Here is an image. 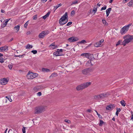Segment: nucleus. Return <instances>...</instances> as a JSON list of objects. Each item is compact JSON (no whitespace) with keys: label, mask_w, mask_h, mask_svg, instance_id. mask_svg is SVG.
Here are the masks:
<instances>
[{"label":"nucleus","mask_w":133,"mask_h":133,"mask_svg":"<svg viewBox=\"0 0 133 133\" xmlns=\"http://www.w3.org/2000/svg\"><path fill=\"white\" fill-rule=\"evenodd\" d=\"M87 42L85 40H82L79 42V43H86Z\"/></svg>","instance_id":"obj_41"},{"label":"nucleus","mask_w":133,"mask_h":133,"mask_svg":"<svg viewBox=\"0 0 133 133\" xmlns=\"http://www.w3.org/2000/svg\"><path fill=\"white\" fill-rule=\"evenodd\" d=\"M75 14V11H74L73 10L71 11V15H74Z\"/></svg>","instance_id":"obj_48"},{"label":"nucleus","mask_w":133,"mask_h":133,"mask_svg":"<svg viewBox=\"0 0 133 133\" xmlns=\"http://www.w3.org/2000/svg\"><path fill=\"white\" fill-rule=\"evenodd\" d=\"M123 38L124 40L122 42V44L125 46L126 44L132 41L133 40V36L128 35L124 36Z\"/></svg>","instance_id":"obj_1"},{"label":"nucleus","mask_w":133,"mask_h":133,"mask_svg":"<svg viewBox=\"0 0 133 133\" xmlns=\"http://www.w3.org/2000/svg\"><path fill=\"white\" fill-rule=\"evenodd\" d=\"M121 104L122 105L123 107H125V101L123 100H122L120 102Z\"/></svg>","instance_id":"obj_28"},{"label":"nucleus","mask_w":133,"mask_h":133,"mask_svg":"<svg viewBox=\"0 0 133 133\" xmlns=\"http://www.w3.org/2000/svg\"><path fill=\"white\" fill-rule=\"evenodd\" d=\"M19 28L20 25H16L14 27V29H16V32H17L18 31L19 29Z\"/></svg>","instance_id":"obj_23"},{"label":"nucleus","mask_w":133,"mask_h":133,"mask_svg":"<svg viewBox=\"0 0 133 133\" xmlns=\"http://www.w3.org/2000/svg\"><path fill=\"white\" fill-rule=\"evenodd\" d=\"M121 109L120 108H117L116 114L117 116H118L119 112L121 111Z\"/></svg>","instance_id":"obj_27"},{"label":"nucleus","mask_w":133,"mask_h":133,"mask_svg":"<svg viewBox=\"0 0 133 133\" xmlns=\"http://www.w3.org/2000/svg\"><path fill=\"white\" fill-rule=\"evenodd\" d=\"M102 22L103 24L104 25H108V23H107L105 20L103 19L102 20Z\"/></svg>","instance_id":"obj_31"},{"label":"nucleus","mask_w":133,"mask_h":133,"mask_svg":"<svg viewBox=\"0 0 133 133\" xmlns=\"http://www.w3.org/2000/svg\"><path fill=\"white\" fill-rule=\"evenodd\" d=\"M53 54L56 56H61L63 55V54H62V53H59L58 50L54 52L53 53Z\"/></svg>","instance_id":"obj_16"},{"label":"nucleus","mask_w":133,"mask_h":133,"mask_svg":"<svg viewBox=\"0 0 133 133\" xmlns=\"http://www.w3.org/2000/svg\"><path fill=\"white\" fill-rule=\"evenodd\" d=\"M92 69L88 68L84 69L82 71V73L84 75H87L91 71Z\"/></svg>","instance_id":"obj_6"},{"label":"nucleus","mask_w":133,"mask_h":133,"mask_svg":"<svg viewBox=\"0 0 133 133\" xmlns=\"http://www.w3.org/2000/svg\"><path fill=\"white\" fill-rule=\"evenodd\" d=\"M66 21V20L62 21V19H60L59 20V24L61 25H63L66 23L68 21V19H67Z\"/></svg>","instance_id":"obj_15"},{"label":"nucleus","mask_w":133,"mask_h":133,"mask_svg":"<svg viewBox=\"0 0 133 133\" xmlns=\"http://www.w3.org/2000/svg\"><path fill=\"white\" fill-rule=\"evenodd\" d=\"M91 66H93L96 62V61L94 58L93 59H91Z\"/></svg>","instance_id":"obj_22"},{"label":"nucleus","mask_w":133,"mask_h":133,"mask_svg":"<svg viewBox=\"0 0 133 133\" xmlns=\"http://www.w3.org/2000/svg\"><path fill=\"white\" fill-rule=\"evenodd\" d=\"M25 55V54H23V55H15L14 56H15V57H22L24 55Z\"/></svg>","instance_id":"obj_39"},{"label":"nucleus","mask_w":133,"mask_h":133,"mask_svg":"<svg viewBox=\"0 0 133 133\" xmlns=\"http://www.w3.org/2000/svg\"><path fill=\"white\" fill-rule=\"evenodd\" d=\"M90 54L89 53H85L82 54L81 55V56H85V57L89 59L90 56Z\"/></svg>","instance_id":"obj_14"},{"label":"nucleus","mask_w":133,"mask_h":133,"mask_svg":"<svg viewBox=\"0 0 133 133\" xmlns=\"http://www.w3.org/2000/svg\"><path fill=\"white\" fill-rule=\"evenodd\" d=\"M37 15H34L33 17V19L34 20H36L37 18Z\"/></svg>","instance_id":"obj_47"},{"label":"nucleus","mask_w":133,"mask_h":133,"mask_svg":"<svg viewBox=\"0 0 133 133\" xmlns=\"http://www.w3.org/2000/svg\"><path fill=\"white\" fill-rule=\"evenodd\" d=\"M45 110V107L44 106H40L36 108L35 109V114H39L44 112Z\"/></svg>","instance_id":"obj_3"},{"label":"nucleus","mask_w":133,"mask_h":133,"mask_svg":"<svg viewBox=\"0 0 133 133\" xmlns=\"http://www.w3.org/2000/svg\"><path fill=\"white\" fill-rule=\"evenodd\" d=\"M101 94H100L99 95H96L94 96V98L98 100L99 99H101Z\"/></svg>","instance_id":"obj_17"},{"label":"nucleus","mask_w":133,"mask_h":133,"mask_svg":"<svg viewBox=\"0 0 133 133\" xmlns=\"http://www.w3.org/2000/svg\"><path fill=\"white\" fill-rule=\"evenodd\" d=\"M113 0H110V1H109V3H111L112 2Z\"/></svg>","instance_id":"obj_64"},{"label":"nucleus","mask_w":133,"mask_h":133,"mask_svg":"<svg viewBox=\"0 0 133 133\" xmlns=\"http://www.w3.org/2000/svg\"><path fill=\"white\" fill-rule=\"evenodd\" d=\"M49 33V32L48 31H43L39 34L38 37L40 38H43L45 37L46 35H48Z\"/></svg>","instance_id":"obj_5"},{"label":"nucleus","mask_w":133,"mask_h":133,"mask_svg":"<svg viewBox=\"0 0 133 133\" xmlns=\"http://www.w3.org/2000/svg\"><path fill=\"white\" fill-rule=\"evenodd\" d=\"M50 46H55L54 43H52L50 45Z\"/></svg>","instance_id":"obj_57"},{"label":"nucleus","mask_w":133,"mask_h":133,"mask_svg":"<svg viewBox=\"0 0 133 133\" xmlns=\"http://www.w3.org/2000/svg\"><path fill=\"white\" fill-rule=\"evenodd\" d=\"M68 18L67 12H66L60 19H62V21H63L64 20H66Z\"/></svg>","instance_id":"obj_13"},{"label":"nucleus","mask_w":133,"mask_h":133,"mask_svg":"<svg viewBox=\"0 0 133 133\" xmlns=\"http://www.w3.org/2000/svg\"><path fill=\"white\" fill-rule=\"evenodd\" d=\"M30 34H31L30 32L29 31H28L26 32V34L27 35H28Z\"/></svg>","instance_id":"obj_56"},{"label":"nucleus","mask_w":133,"mask_h":133,"mask_svg":"<svg viewBox=\"0 0 133 133\" xmlns=\"http://www.w3.org/2000/svg\"><path fill=\"white\" fill-rule=\"evenodd\" d=\"M128 5L130 7L133 6V1L131 0V1L128 3Z\"/></svg>","instance_id":"obj_21"},{"label":"nucleus","mask_w":133,"mask_h":133,"mask_svg":"<svg viewBox=\"0 0 133 133\" xmlns=\"http://www.w3.org/2000/svg\"><path fill=\"white\" fill-rule=\"evenodd\" d=\"M96 111V113L98 115L99 117L101 118H102L103 117H102V116L101 115H100L96 111Z\"/></svg>","instance_id":"obj_37"},{"label":"nucleus","mask_w":133,"mask_h":133,"mask_svg":"<svg viewBox=\"0 0 133 133\" xmlns=\"http://www.w3.org/2000/svg\"><path fill=\"white\" fill-rule=\"evenodd\" d=\"M31 52L32 53L34 54H35L37 53V51L36 50H32L31 51Z\"/></svg>","instance_id":"obj_42"},{"label":"nucleus","mask_w":133,"mask_h":133,"mask_svg":"<svg viewBox=\"0 0 133 133\" xmlns=\"http://www.w3.org/2000/svg\"><path fill=\"white\" fill-rule=\"evenodd\" d=\"M107 6L105 5H104V7H103L101 8V10L102 11V10H105L106 9Z\"/></svg>","instance_id":"obj_45"},{"label":"nucleus","mask_w":133,"mask_h":133,"mask_svg":"<svg viewBox=\"0 0 133 133\" xmlns=\"http://www.w3.org/2000/svg\"><path fill=\"white\" fill-rule=\"evenodd\" d=\"M91 111V110H90V109H88L87 110V111H88V112H90Z\"/></svg>","instance_id":"obj_63"},{"label":"nucleus","mask_w":133,"mask_h":133,"mask_svg":"<svg viewBox=\"0 0 133 133\" xmlns=\"http://www.w3.org/2000/svg\"><path fill=\"white\" fill-rule=\"evenodd\" d=\"M126 26H124L121 30L120 32L122 35L125 34L129 30Z\"/></svg>","instance_id":"obj_7"},{"label":"nucleus","mask_w":133,"mask_h":133,"mask_svg":"<svg viewBox=\"0 0 133 133\" xmlns=\"http://www.w3.org/2000/svg\"><path fill=\"white\" fill-rule=\"evenodd\" d=\"M91 84V82H88L81 84L78 85L76 87V90L80 91L82 90L85 88H87Z\"/></svg>","instance_id":"obj_2"},{"label":"nucleus","mask_w":133,"mask_h":133,"mask_svg":"<svg viewBox=\"0 0 133 133\" xmlns=\"http://www.w3.org/2000/svg\"><path fill=\"white\" fill-rule=\"evenodd\" d=\"M42 70L43 72H48L50 71V70L49 69L47 68H43L42 69Z\"/></svg>","instance_id":"obj_18"},{"label":"nucleus","mask_w":133,"mask_h":133,"mask_svg":"<svg viewBox=\"0 0 133 133\" xmlns=\"http://www.w3.org/2000/svg\"><path fill=\"white\" fill-rule=\"evenodd\" d=\"M111 10V8H109L107 9L106 10V13H107L109 14L110 13V12Z\"/></svg>","instance_id":"obj_29"},{"label":"nucleus","mask_w":133,"mask_h":133,"mask_svg":"<svg viewBox=\"0 0 133 133\" xmlns=\"http://www.w3.org/2000/svg\"><path fill=\"white\" fill-rule=\"evenodd\" d=\"M62 4H61V3H60L58 5H57V6H58V7H60V6H62Z\"/></svg>","instance_id":"obj_60"},{"label":"nucleus","mask_w":133,"mask_h":133,"mask_svg":"<svg viewBox=\"0 0 133 133\" xmlns=\"http://www.w3.org/2000/svg\"><path fill=\"white\" fill-rule=\"evenodd\" d=\"M1 12L3 13H4V12H5L4 10H3L2 9H1Z\"/></svg>","instance_id":"obj_59"},{"label":"nucleus","mask_w":133,"mask_h":133,"mask_svg":"<svg viewBox=\"0 0 133 133\" xmlns=\"http://www.w3.org/2000/svg\"><path fill=\"white\" fill-rule=\"evenodd\" d=\"M38 75L37 74L29 72L26 75V77L28 79H31L37 77Z\"/></svg>","instance_id":"obj_4"},{"label":"nucleus","mask_w":133,"mask_h":133,"mask_svg":"<svg viewBox=\"0 0 133 133\" xmlns=\"http://www.w3.org/2000/svg\"><path fill=\"white\" fill-rule=\"evenodd\" d=\"M132 23H129V24H128L126 25H125V26H126V27L127 28H128V30H129L130 26H131L132 25Z\"/></svg>","instance_id":"obj_36"},{"label":"nucleus","mask_w":133,"mask_h":133,"mask_svg":"<svg viewBox=\"0 0 133 133\" xmlns=\"http://www.w3.org/2000/svg\"><path fill=\"white\" fill-rule=\"evenodd\" d=\"M64 121L66 122H67L68 123H70L71 122L70 121L68 120L65 119L64 120Z\"/></svg>","instance_id":"obj_51"},{"label":"nucleus","mask_w":133,"mask_h":133,"mask_svg":"<svg viewBox=\"0 0 133 133\" xmlns=\"http://www.w3.org/2000/svg\"><path fill=\"white\" fill-rule=\"evenodd\" d=\"M78 0H76V1H74L72 2V3L71 5H72L73 4H76L78 3Z\"/></svg>","instance_id":"obj_33"},{"label":"nucleus","mask_w":133,"mask_h":133,"mask_svg":"<svg viewBox=\"0 0 133 133\" xmlns=\"http://www.w3.org/2000/svg\"><path fill=\"white\" fill-rule=\"evenodd\" d=\"M47 17V16H46V15H45L44 16H43L42 17V18H43L44 19H45Z\"/></svg>","instance_id":"obj_58"},{"label":"nucleus","mask_w":133,"mask_h":133,"mask_svg":"<svg viewBox=\"0 0 133 133\" xmlns=\"http://www.w3.org/2000/svg\"><path fill=\"white\" fill-rule=\"evenodd\" d=\"M101 45L98 42H97L94 44V46L95 47H98L101 46Z\"/></svg>","instance_id":"obj_20"},{"label":"nucleus","mask_w":133,"mask_h":133,"mask_svg":"<svg viewBox=\"0 0 133 133\" xmlns=\"http://www.w3.org/2000/svg\"><path fill=\"white\" fill-rule=\"evenodd\" d=\"M72 24V22H69L67 23V24L66 25V26H69V25H71Z\"/></svg>","instance_id":"obj_49"},{"label":"nucleus","mask_w":133,"mask_h":133,"mask_svg":"<svg viewBox=\"0 0 133 133\" xmlns=\"http://www.w3.org/2000/svg\"><path fill=\"white\" fill-rule=\"evenodd\" d=\"M104 41V40L103 39H102L100 41H99V42H98L101 45V43L103 42Z\"/></svg>","instance_id":"obj_54"},{"label":"nucleus","mask_w":133,"mask_h":133,"mask_svg":"<svg viewBox=\"0 0 133 133\" xmlns=\"http://www.w3.org/2000/svg\"><path fill=\"white\" fill-rule=\"evenodd\" d=\"M29 21H28L24 24V27L25 28H26L28 24Z\"/></svg>","instance_id":"obj_38"},{"label":"nucleus","mask_w":133,"mask_h":133,"mask_svg":"<svg viewBox=\"0 0 133 133\" xmlns=\"http://www.w3.org/2000/svg\"><path fill=\"white\" fill-rule=\"evenodd\" d=\"M97 11V7L96 5L94 6L92 11L94 12V13L95 14Z\"/></svg>","instance_id":"obj_25"},{"label":"nucleus","mask_w":133,"mask_h":133,"mask_svg":"<svg viewBox=\"0 0 133 133\" xmlns=\"http://www.w3.org/2000/svg\"><path fill=\"white\" fill-rule=\"evenodd\" d=\"M32 47L33 46L32 45H30L29 44H28L27 45L26 48L27 49H29L32 48Z\"/></svg>","instance_id":"obj_26"},{"label":"nucleus","mask_w":133,"mask_h":133,"mask_svg":"<svg viewBox=\"0 0 133 133\" xmlns=\"http://www.w3.org/2000/svg\"><path fill=\"white\" fill-rule=\"evenodd\" d=\"M8 81L5 78L0 79V84L2 85L6 84L8 82Z\"/></svg>","instance_id":"obj_8"},{"label":"nucleus","mask_w":133,"mask_h":133,"mask_svg":"<svg viewBox=\"0 0 133 133\" xmlns=\"http://www.w3.org/2000/svg\"><path fill=\"white\" fill-rule=\"evenodd\" d=\"M131 119H132L133 120V114H132L131 117Z\"/></svg>","instance_id":"obj_61"},{"label":"nucleus","mask_w":133,"mask_h":133,"mask_svg":"<svg viewBox=\"0 0 133 133\" xmlns=\"http://www.w3.org/2000/svg\"><path fill=\"white\" fill-rule=\"evenodd\" d=\"M5 97L8 99L10 102H11L12 101V100L11 98L10 97V96H6Z\"/></svg>","instance_id":"obj_35"},{"label":"nucleus","mask_w":133,"mask_h":133,"mask_svg":"<svg viewBox=\"0 0 133 133\" xmlns=\"http://www.w3.org/2000/svg\"><path fill=\"white\" fill-rule=\"evenodd\" d=\"M4 60L3 57H1L0 58V62L3 63L4 62Z\"/></svg>","instance_id":"obj_44"},{"label":"nucleus","mask_w":133,"mask_h":133,"mask_svg":"<svg viewBox=\"0 0 133 133\" xmlns=\"http://www.w3.org/2000/svg\"><path fill=\"white\" fill-rule=\"evenodd\" d=\"M8 46L6 45H5L2 47H0V51L2 52L5 50H8Z\"/></svg>","instance_id":"obj_11"},{"label":"nucleus","mask_w":133,"mask_h":133,"mask_svg":"<svg viewBox=\"0 0 133 133\" xmlns=\"http://www.w3.org/2000/svg\"><path fill=\"white\" fill-rule=\"evenodd\" d=\"M115 107L114 104H110L107 106L106 109L107 110H112Z\"/></svg>","instance_id":"obj_12"},{"label":"nucleus","mask_w":133,"mask_h":133,"mask_svg":"<svg viewBox=\"0 0 133 133\" xmlns=\"http://www.w3.org/2000/svg\"><path fill=\"white\" fill-rule=\"evenodd\" d=\"M26 128L23 126V128L22 129V131L23 133H25V128Z\"/></svg>","instance_id":"obj_32"},{"label":"nucleus","mask_w":133,"mask_h":133,"mask_svg":"<svg viewBox=\"0 0 133 133\" xmlns=\"http://www.w3.org/2000/svg\"><path fill=\"white\" fill-rule=\"evenodd\" d=\"M91 59L89 60L88 62H87L86 64L87 65H88L89 66H91Z\"/></svg>","instance_id":"obj_30"},{"label":"nucleus","mask_w":133,"mask_h":133,"mask_svg":"<svg viewBox=\"0 0 133 133\" xmlns=\"http://www.w3.org/2000/svg\"><path fill=\"white\" fill-rule=\"evenodd\" d=\"M100 94L101 97V99H104L107 97L109 95L108 92L105 93H103Z\"/></svg>","instance_id":"obj_10"},{"label":"nucleus","mask_w":133,"mask_h":133,"mask_svg":"<svg viewBox=\"0 0 133 133\" xmlns=\"http://www.w3.org/2000/svg\"><path fill=\"white\" fill-rule=\"evenodd\" d=\"M3 55L2 54L0 53V58L2 56H3Z\"/></svg>","instance_id":"obj_62"},{"label":"nucleus","mask_w":133,"mask_h":133,"mask_svg":"<svg viewBox=\"0 0 133 133\" xmlns=\"http://www.w3.org/2000/svg\"><path fill=\"white\" fill-rule=\"evenodd\" d=\"M57 50L58 51L59 53H61V52H63V49H58Z\"/></svg>","instance_id":"obj_52"},{"label":"nucleus","mask_w":133,"mask_h":133,"mask_svg":"<svg viewBox=\"0 0 133 133\" xmlns=\"http://www.w3.org/2000/svg\"><path fill=\"white\" fill-rule=\"evenodd\" d=\"M10 19H8L6 20V21L5 22V23L3 24V26H2V28L6 26L8 22L9 21Z\"/></svg>","instance_id":"obj_24"},{"label":"nucleus","mask_w":133,"mask_h":133,"mask_svg":"<svg viewBox=\"0 0 133 133\" xmlns=\"http://www.w3.org/2000/svg\"><path fill=\"white\" fill-rule=\"evenodd\" d=\"M50 11H49L45 15L46 16H47V17H48V16H49L50 14Z\"/></svg>","instance_id":"obj_53"},{"label":"nucleus","mask_w":133,"mask_h":133,"mask_svg":"<svg viewBox=\"0 0 133 133\" xmlns=\"http://www.w3.org/2000/svg\"><path fill=\"white\" fill-rule=\"evenodd\" d=\"M57 76V74L56 73H53L49 77L50 78H51L53 77H56Z\"/></svg>","instance_id":"obj_19"},{"label":"nucleus","mask_w":133,"mask_h":133,"mask_svg":"<svg viewBox=\"0 0 133 133\" xmlns=\"http://www.w3.org/2000/svg\"><path fill=\"white\" fill-rule=\"evenodd\" d=\"M58 8V6L57 5L56 6H54V12H55V10Z\"/></svg>","instance_id":"obj_46"},{"label":"nucleus","mask_w":133,"mask_h":133,"mask_svg":"<svg viewBox=\"0 0 133 133\" xmlns=\"http://www.w3.org/2000/svg\"><path fill=\"white\" fill-rule=\"evenodd\" d=\"M68 41L70 42H73L77 41V38L74 37H71L68 39Z\"/></svg>","instance_id":"obj_9"},{"label":"nucleus","mask_w":133,"mask_h":133,"mask_svg":"<svg viewBox=\"0 0 133 133\" xmlns=\"http://www.w3.org/2000/svg\"><path fill=\"white\" fill-rule=\"evenodd\" d=\"M38 96H40L42 95V93L41 92H39L37 93Z\"/></svg>","instance_id":"obj_55"},{"label":"nucleus","mask_w":133,"mask_h":133,"mask_svg":"<svg viewBox=\"0 0 133 133\" xmlns=\"http://www.w3.org/2000/svg\"><path fill=\"white\" fill-rule=\"evenodd\" d=\"M122 41L121 40H119L117 43L116 44V46H117L118 45H119L120 44V43L122 42Z\"/></svg>","instance_id":"obj_40"},{"label":"nucleus","mask_w":133,"mask_h":133,"mask_svg":"<svg viewBox=\"0 0 133 133\" xmlns=\"http://www.w3.org/2000/svg\"><path fill=\"white\" fill-rule=\"evenodd\" d=\"M39 88L38 87H36L33 88V90L35 91H37L38 90Z\"/></svg>","instance_id":"obj_43"},{"label":"nucleus","mask_w":133,"mask_h":133,"mask_svg":"<svg viewBox=\"0 0 133 133\" xmlns=\"http://www.w3.org/2000/svg\"><path fill=\"white\" fill-rule=\"evenodd\" d=\"M104 122L102 120H100V123H99V125L100 126H102L103 123H104Z\"/></svg>","instance_id":"obj_34"},{"label":"nucleus","mask_w":133,"mask_h":133,"mask_svg":"<svg viewBox=\"0 0 133 133\" xmlns=\"http://www.w3.org/2000/svg\"><path fill=\"white\" fill-rule=\"evenodd\" d=\"M8 66L9 67V69L11 70V69L12 68V65L11 64H10L8 65Z\"/></svg>","instance_id":"obj_50"}]
</instances>
